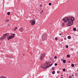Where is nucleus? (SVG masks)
<instances>
[{
  "instance_id": "obj_1",
  "label": "nucleus",
  "mask_w": 78,
  "mask_h": 78,
  "mask_svg": "<svg viewBox=\"0 0 78 78\" xmlns=\"http://www.w3.org/2000/svg\"><path fill=\"white\" fill-rule=\"evenodd\" d=\"M62 20L64 21L65 22H68L67 23V25L69 27L71 26L70 25V17H65L64 18L62 19Z\"/></svg>"
},
{
  "instance_id": "obj_2",
  "label": "nucleus",
  "mask_w": 78,
  "mask_h": 78,
  "mask_svg": "<svg viewBox=\"0 0 78 78\" xmlns=\"http://www.w3.org/2000/svg\"><path fill=\"white\" fill-rule=\"evenodd\" d=\"M75 20V19L73 17H70V25H72L73 24V21Z\"/></svg>"
},
{
  "instance_id": "obj_3",
  "label": "nucleus",
  "mask_w": 78,
  "mask_h": 78,
  "mask_svg": "<svg viewBox=\"0 0 78 78\" xmlns=\"http://www.w3.org/2000/svg\"><path fill=\"white\" fill-rule=\"evenodd\" d=\"M45 56V53H44L43 54H41L40 56V60H42V59H44V58Z\"/></svg>"
},
{
  "instance_id": "obj_4",
  "label": "nucleus",
  "mask_w": 78,
  "mask_h": 78,
  "mask_svg": "<svg viewBox=\"0 0 78 78\" xmlns=\"http://www.w3.org/2000/svg\"><path fill=\"white\" fill-rule=\"evenodd\" d=\"M30 23H31V25H34L35 24V23H36V20L34 19L32 21H30Z\"/></svg>"
},
{
  "instance_id": "obj_5",
  "label": "nucleus",
  "mask_w": 78,
  "mask_h": 78,
  "mask_svg": "<svg viewBox=\"0 0 78 78\" xmlns=\"http://www.w3.org/2000/svg\"><path fill=\"white\" fill-rule=\"evenodd\" d=\"M41 68H43V69H46V68H48V66H47V64L46 63V64H44L41 67Z\"/></svg>"
},
{
  "instance_id": "obj_6",
  "label": "nucleus",
  "mask_w": 78,
  "mask_h": 78,
  "mask_svg": "<svg viewBox=\"0 0 78 78\" xmlns=\"http://www.w3.org/2000/svg\"><path fill=\"white\" fill-rule=\"evenodd\" d=\"M6 38V36L5 34H4L3 35V37H1V41H3V39H5Z\"/></svg>"
},
{
  "instance_id": "obj_7",
  "label": "nucleus",
  "mask_w": 78,
  "mask_h": 78,
  "mask_svg": "<svg viewBox=\"0 0 78 78\" xmlns=\"http://www.w3.org/2000/svg\"><path fill=\"white\" fill-rule=\"evenodd\" d=\"M12 38H14V37L12 35L11 36H9L7 37V39L8 40V41H9V39H12Z\"/></svg>"
},
{
  "instance_id": "obj_8",
  "label": "nucleus",
  "mask_w": 78,
  "mask_h": 78,
  "mask_svg": "<svg viewBox=\"0 0 78 78\" xmlns=\"http://www.w3.org/2000/svg\"><path fill=\"white\" fill-rule=\"evenodd\" d=\"M24 30V29H23V28L22 27H21L20 28L19 30L20 31V32H22V31H23Z\"/></svg>"
},
{
  "instance_id": "obj_9",
  "label": "nucleus",
  "mask_w": 78,
  "mask_h": 78,
  "mask_svg": "<svg viewBox=\"0 0 78 78\" xmlns=\"http://www.w3.org/2000/svg\"><path fill=\"white\" fill-rule=\"evenodd\" d=\"M42 39H44V40H45L46 39V37H45V36H44V34L42 35Z\"/></svg>"
},
{
  "instance_id": "obj_10",
  "label": "nucleus",
  "mask_w": 78,
  "mask_h": 78,
  "mask_svg": "<svg viewBox=\"0 0 78 78\" xmlns=\"http://www.w3.org/2000/svg\"><path fill=\"white\" fill-rule=\"evenodd\" d=\"M5 35L6 36H9V34L7 33L5 34Z\"/></svg>"
},
{
  "instance_id": "obj_11",
  "label": "nucleus",
  "mask_w": 78,
  "mask_h": 78,
  "mask_svg": "<svg viewBox=\"0 0 78 78\" xmlns=\"http://www.w3.org/2000/svg\"><path fill=\"white\" fill-rule=\"evenodd\" d=\"M52 65H53V63H51L50 65V66H48V67H51V66Z\"/></svg>"
},
{
  "instance_id": "obj_12",
  "label": "nucleus",
  "mask_w": 78,
  "mask_h": 78,
  "mask_svg": "<svg viewBox=\"0 0 78 78\" xmlns=\"http://www.w3.org/2000/svg\"><path fill=\"white\" fill-rule=\"evenodd\" d=\"M73 31H75L76 30V29L75 28H73Z\"/></svg>"
},
{
  "instance_id": "obj_13",
  "label": "nucleus",
  "mask_w": 78,
  "mask_h": 78,
  "mask_svg": "<svg viewBox=\"0 0 78 78\" xmlns=\"http://www.w3.org/2000/svg\"><path fill=\"white\" fill-rule=\"evenodd\" d=\"M63 63H66V61L65 60H63Z\"/></svg>"
},
{
  "instance_id": "obj_14",
  "label": "nucleus",
  "mask_w": 78,
  "mask_h": 78,
  "mask_svg": "<svg viewBox=\"0 0 78 78\" xmlns=\"http://www.w3.org/2000/svg\"><path fill=\"white\" fill-rule=\"evenodd\" d=\"M68 39H71V37H70V36H68Z\"/></svg>"
},
{
  "instance_id": "obj_15",
  "label": "nucleus",
  "mask_w": 78,
  "mask_h": 78,
  "mask_svg": "<svg viewBox=\"0 0 78 78\" xmlns=\"http://www.w3.org/2000/svg\"><path fill=\"white\" fill-rule=\"evenodd\" d=\"M13 37H15V34H13V35H12Z\"/></svg>"
},
{
  "instance_id": "obj_16",
  "label": "nucleus",
  "mask_w": 78,
  "mask_h": 78,
  "mask_svg": "<svg viewBox=\"0 0 78 78\" xmlns=\"http://www.w3.org/2000/svg\"><path fill=\"white\" fill-rule=\"evenodd\" d=\"M67 56L68 58H70V55H67Z\"/></svg>"
},
{
  "instance_id": "obj_17",
  "label": "nucleus",
  "mask_w": 78,
  "mask_h": 78,
  "mask_svg": "<svg viewBox=\"0 0 78 78\" xmlns=\"http://www.w3.org/2000/svg\"><path fill=\"white\" fill-rule=\"evenodd\" d=\"M68 47H69V46H68V45H66V48H68Z\"/></svg>"
},
{
  "instance_id": "obj_18",
  "label": "nucleus",
  "mask_w": 78,
  "mask_h": 78,
  "mask_svg": "<svg viewBox=\"0 0 78 78\" xmlns=\"http://www.w3.org/2000/svg\"><path fill=\"white\" fill-rule=\"evenodd\" d=\"M7 14V15H10V12H8Z\"/></svg>"
},
{
  "instance_id": "obj_19",
  "label": "nucleus",
  "mask_w": 78,
  "mask_h": 78,
  "mask_svg": "<svg viewBox=\"0 0 78 78\" xmlns=\"http://www.w3.org/2000/svg\"><path fill=\"white\" fill-rule=\"evenodd\" d=\"M71 66L72 67H74V64H71Z\"/></svg>"
},
{
  "instance_id": "obj_20",
  "label": "nucleus",
  "mask_w": 78,
  "mask_h": 78,
  "mask_svg": "<svg viewBox=\"0 0 78 78\" xmlns=\"http://www.w3.org/2000/svg\"><path fill=\"white\" fill-rule=\"evenodd\" d=\"M52 74H55V71H53L52 73Z\"/></svg>"
},
{
  "instance_id": "obj_21",
  "label": "nucleus",
  "mask_w": 78,
  "mask_h": 78,
  "mask_svg": "<svg viewBox=\"0 0 78 78\" xmlns=\"http://www.w3.org/2000/svg\"><path fill=\"white\" fill-rule=\"evenodd\" d=\"M55 39L56 41H57L58 40V37H56L55 38Z\"/></svg>"
},
{
  "instance_id": "obj_22",
  "label": "nucleus",
  "mask_w": 78,
  "mask_h": 78,
  "mask_svg": "<svg viewBox=\"0 0 78 78\" xmlns=\"http://www.w3.org/2000/svg\"><path fill=\"white\" fill-rule=\"evenodd\" d=\"M63 72H65V71H66V69H63Z\"/></svg>"
},
{
  "instance_id": "obj_23",
  "label": "nucleus",
  "mask_w": 78,
  "mask_h": 78,
  "mask_svg": "<svg viewBox=\"0 0 78 78\" xmlns=\"http://www.w3.org/2000/svg\"><path fill=\"white\" fill-rule=\"evenodd\" d=\"M49 6H50V5H51V3H49Z\"/></svg>"
},
{
  "instance_id": "obj_24",
  "label": "nucleus",
  "mask_w": 78,
  "mask_h": 78,
  "mask_svg": "<svg viewBox=\"0 0 78 78\" xmlns=\"http://www.w3.org/2000/svg\"><path fill=\"white\" fill-rule=\"evenodd\" d=\"M17 28L16 27L14 28V30H17Z\"/></svg>"
},
{
  "instance_id": "obj_25",
  "label": "nucleus",
  "mask_w": 78,
  "mask_h": 78,
  "mask_svg": "<svg viewBox=\"0 0 78 78\" xmlns=\"http://www.w3.org/2000/svg\"><path fill=\"white\" fill-rule=\"evenodd\" d=\"M55 59H56L57 58V57L56 56H55L54 57Z\"/></svg>"
},
{
  "instance_id": "obj_26",
  "label": "nucleus",
  "mask_w": 78,
  "mask_h": 78,
  "mask_svg": "<svg viewBox=\"0 0 78 78\" xmlns=\"http://www.w3.org/2000/svg\"><path fill=\"white\" fill-rule=\"evenodd\" d=\"M62 27H64V23L62 24Z\"/></svg>"
},
{
  "instance_id": "obj_27",
  "label": "nucleus",
  "mask_w": 78,
  "mask_h": 78,
  "mask_svg": "<svg viewBox=\"0 0 78 78\" xmlns=\"http://www.w3.org/2000/svg\"><path fill=\"white\" fill-rule=\"evenodd\" d=\"M55 66H57L58 64L57 63H55Z\"/></svg>"
},
{
  "instance_id": "obj_28",
  "label": "nucleus",
  "mask_w": 78,
  "mask_h": 78,
  "mask_svg": "<svg viewBox=\"0 0 78 78\" xmlns=\"http://www.w3.org/2000/svg\"><path fill=\"white\" fill-rule=\"evenodd\" d=\"M41 13L42 14V13H43V10H42L41 12Z\"/></svg>"
},
{
  "instance_id": "obj_29",
  "label": "nucleus",
  "mask_w": 78,
  "mask_h": 78,
  "mask_svg": "<svg viewBox=\"0 0 78 78\" xmlns=\"http://www.w3.org/2000/svg\"><path fill=\"white\" fill-rule=\"evenodd\" d=\"M54 69H55V68H52V70H54Z\"/></svg>"
},
{
  "instance_id": "obj_30",
  "label": "nucleus",
  "mask_w": 78,
  "mask_h": 78,
  "mask_svg": "<svg viewBox=\"0 0 78 78\" xmlns=\"http://www.w3.org/2000/svg\"><path fill=\"white\" fill-rule=\"evenodd\" d=\"M64 39L65 40H67V39H66V38H64Z\"/></svg>"
},
{
  "instance_id": "obj_31",
  "label": "nucleus",
  "mask_w": 78,
  "mask_h": 78,
  "mask_svg": "<svg viewBox=\"0 0 78 78\" xmlns=\"http://www.w3.org/2000/svg\"><path fill=\"white\" fill-rule=\"evenodd\" d=\"M69 78H72V76H69Z\"/></svg>"
},
{
  "instance_id": "obj_32",
  "label": "nucleus",
  "mask_w": 78,
  "mask_h": 78,
  "mask_svg": "<svg viewBox=\"0 0 78 78\" xmlns=\"http://www.w3.org/2000/svg\"><path fill=\"white\" fill-rule=\"evenodd\" d=\"M42 5H40V7H42Z\"/></svg>"
},
{
  "instance_id": "obj_33",
  "label": "nucleus",
  "mask_w": 78,
  "mask_h": 78,
  "mask_svg": "<svg viewBox=\"0 0 78 78\" xmlns=\"http://www.w3.org/2000/svg\"><path fill=\"white\" fill-rule=\"evenodd\" d=\"M72 76H74V74L72 75Z\"/></svg>"
},
{
  "instance_id": "obj_34",
  "label": "nucleus",
  "mask_w": 78,
  "mask_h": 78,
  "mask_svg": "<svg viewBox=\"0 0 78 78\" xmlns=\"http://www.w3.org/2000/svg\"><path fill=\"white\" fill-rule=\"evenodd\" d=\"M57 73H59V71H57Z\"/></svg>"
},
{
  "instance_id": "obj_35",
  "label": "nucleus",
  "mask_w": 78,
  "mask_h": 78,
  "mask_svg": "<svg viewBox=\"0 0 78 78\" xmlns=\"http://www.w3.org/2000/svg\"><path fill=\"white\" fill-rule=\"evenodd\" d=\"M60 36H61V35H62V34H60Z\"/></svg>"
},
{
  "instance_id": "obj_36",
  "label": "nucleus",
  "mask_w": 78,
  "mask_h": 78,
  "mask_svg": "<svg viewBox=\"0 0 78 78\" xmlns=\"http://www.w3.org/2000/svg\"><path fill=\"white\" fill-rule=\"evenodd\" d=\"M8 21H9V20H7V22H8Z\"/></svg>"
},
{
  "instance_id": "obj_37",
  "label": "nucleus",
  "mask_w": 78,
  "mask_h": 78,
  "mask_svg": "<svg viewBox=\"0 0 78 78\" xmlns=\"http://www.w3.org/2000/svg\"><path fill=\"white\" fill-rule=\"evenodd\" d=\"M47 66H50V65H47Z\"/></svg>"
},
{
  "instance_id": "obj_38",
  "label": "nucleus",
  "mask_w": 78,
  "mask_h": 78,
  "mask_svg": "<svg viewBox=\"0 0 78 78\" xmlns=\"http://www.w3.org/2000/svg\"><path fill=\"white\" fill-rule=\"evenodd\" d=\"M61 76H63V75H61Z\"/></svg>"
},
{
  "instance_id": "obj_39",
  "label": "nucleus",
  "mask_w": 78,
  "mask_h": 78,
  "mask_svg": "<svg viewBox=\"0 0 78 78\" xmlns=\"http://www.w3.org/2000/svg\"><path fill=\"white\" fill-rule=\"evenodd\" d=\"M77 71H78V69H77Z\"/></svg>"
},
{
  "instance_id": "obj_40",
  "label": "nucleus",
  "mask_w": 78,
  "mask_h": 78,
  "mask_svg": "<svg viewBox=\"0 0 78 78\" xmlns=\"http://www.w3.org/2000/svg\"><path fill=\"white\" fill-rule=\"evenodd\" d=\"M1 44V43H0V44Z\"/></svg>"
},
{
  "instance_id": "obj_41",
  "label": "nucleus",
  "mask_w": 78,
  "mask_h": 78,
  "mask_svg": "<svg viewBox=\"0 0 78 78\" xmlns=\"http://www.w3.org/2000/svg\"><path fill=\"white\" fill-rule=\"evenodd\" d=\"M1 44V43H0V44Z\"/></svg>"
}]
</instances>
